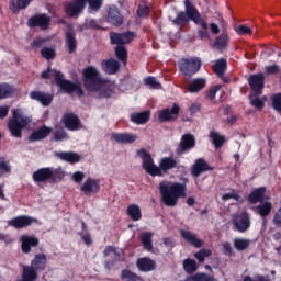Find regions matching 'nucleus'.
<instances>
[{
	"label": "nucleus",
	"mask_w": 281,
	"mask_h": 281,
	"mask_svg": "<svg viewBox=\"0 0 281 281\" xmlns=\"http://www.w3.org/2000/svg\"><path fill=\"white\" fill-rule=\"evenodd\" d=\"M136 155L143 159V168L147 175H150V177H164V175H168L170 170H175V168H177V158L172 156L161 158L159 166H157L155 165L153 156L150 153L146 151V149H138Z\"/></svg>",
	"instance_id": "f257e3e1"
},
{
	"label": "nucleus",
	"mask_w": 281,
	"mask_h": 281,
	"mask_svg": "<svg viewBox=\"0 0 281 281\" xmlns=\"http://www.w3.org/2000/svg\"><path fill=\"white\" fill-rule=\"evenodd\" d=\"M181 182L161 181L159 183V192L161 202L167 207H175L179 204V199H186L188 192L187 183H190L188 178H182Z\"/></svg>",
	"instance_id": "f03ea898"
},
{
	"label": "nucleus",
	"mask_w": 281,
	"mask_h": 281,
	"mask_svg": "<svg viewBox=\"0 0 281 281\" xmlns=\"http://www.w3.org/2000/svg\"><path fill=\"white\" fill-rule=\"evenodd\" d=\"M193 21L195 25H200L202 30H207V22L201 16L199 9L193 5L192 1H184V11H180L176 19L172 20L173 25H179L181 29L183 25H188Z\"/></svg>",
	"instance_id": "7ed1b4c3"
},
{
	"label": "nucleus",
	"mask_w": 281,
	"mask_h": 281,
	"mask_svg": "<svg viewBox=\"0 0 281 281\" xmlns=\"http://www.w3.org/2000/svg\"><path fill=\"white\" fill-rule=\"evenodd\" d=\"M135 38V32L126 31L123 33L111 32L110 33V43L111 45H116L114 48V54L123 65H126L128 61V50L124 47V45H128V43L133 42Z\"/></svg>",
	"instance_id": "20e7f679"
},
{
	"label": "nucleus",
	"mask_w": 281,
	"mask_h": 281,
	"mask_svg": "<svg viewBox=\"0 0 281 281\" xmlns=\"http://www.w3.org/2000/svg\"><path fill=\"white\" fill-rule=\"evenodd\" d=\"M53 74L55 76V83L57 85V87H59V89H61V91H64V93H76L78 98H82L85 95V90H82L80 83H74L65 79V75H63L60 70L55 69L53 70ZM41 78H43V80H49V78H52V68L43 71L41 74Z\"/></svg>",
	"instance_id": "39448f33"
},
{
	"label": "nucleus",
	"mask_w": 281,
	"mask_h": 281,
	"mask_svg": "<svg viewBox=\"0 0 281 281\" xmlns=\"http://www.w3.org/2000/svg\"><path fill=\"white\" fill-rule=\"evenodd\" d=\"M83 86L88 93H98L104 87V80L100 78V71L93 66L82 70Z\"/></svg>",
	"instance_id": "423d86ee"
},
{
	"label": "nucleus",
	"mask_w": 281,
	"mask_h": 281,
	"mask_svg": "<svg viewBox=\"0 0 281 281\" xmlns=\"http://www.w3.org/2000/svg\"><path fill=\"white\" fill-rule=\"evenodd\" d=\"M13 117L8 123L9 132L12 137L21 139L23 137V128H26L27 125L32 122V119L29 116H23V111L21 109H14L12 111Z\"/></svg>",
	"instance_id": "0eeeda50"
},
{
	"label": "nucleus",
	"mask_w": 281,
	"mask_h": 281,
	"mask_svg": "<svg viewBox=\"0 0 281 281\" xmlns=\"http://www.w3.org/2000/svg\"><path fill=\"white\" fill-rule=\"evenodd\" d=\"M179 71L183 76H188L189 78L199 74L201 71V58L199 57H189L182 58L178 63Z\"/></svg>",
	"instance_id": "6e6552de"
},
{
	"label": "nucleus",
	"mask_w": 281,
	"mask_h": 281,
	"mask_svg": "<svg viewBox=\"0 0 281 281\" xmlns=\"http://www.w3.org/2000/svg\"><path fill=\"white\" fill-rule=\"evenodd\" d=\"M193 148H196V138L188 133L183 134L180 138L178 147L176 148V155L181 157V155H186V153H190Z\"/></svg>",
	"instance_id": "1a4fd4ad"
},
{
	"label": "nucleus",
	"mask_w": 281,
	"mask_h": 281,
	"mask_svg": "<svg viewBox=\"0 0 281 281\" xmlns=\"http://www.w3.org/2000/svg\"><path fill=\"white\" fill-rule=\"evenodd\" d=\"M33 223L38 225V220L29 215H19L9 220L7 225L13 227V229H25V227L32 226Z\"/></svg>",
	"instance_id": "9d476101"
},
{
	"label": "nucleus",
	"mask_w": 281,
	"mask_h": 281,
	"mask_svg": "<svg viewBox=\"0 0 281 281\" xmlns=\"http://www.w3.org/2000/svg\"><path fill=\"white\" fill-rule=\"evenodd\" d=\"M233 225L239 234H245L251 227V217L249 213L244 212L233 216Z\"/></svg>",
	"instance_id": "9b49d317"
},
{
	"label": "nucleus",
	"mask_w": 281,
	"mask_h": 281,
	"mask_svg": "<svg viewBox=\"0 0 281 281\" xmlns=\"http://www.w3.org/2000/svg\"><path fill=\"white\" fill-rule=\"evenodd\" d=\"M248 85L250 87V93L262 95V91L265 90V74L259 72L250 75L248 78Z\"/></svg>",
	"instance_id": "f8f14e48"
},
{
	"label": "nucleus",
	"mask_w": 281,
	"mask_h": 281,
	"mask_svg": "<svg viewBox=\"0 0 281 281\" xmlns=\"http://www.w3.org/2000/svg\"><path fill=\"white\" fill-rule=\"evenodd\" d=\"M52 23V19L47 14L37 13L27 20V25L31 29L41 27L47 30Z\"/></svg>",
	"instance_id": "ddd939ff"
},
{
	"label": "nucleus",
	"mask_w": 281,
	"mask_h": 281,
	"mask_svg": "<svg viewBox=\"0 0 281 281\" xmlns=\"http://www.w3.org/2000/svg\"><path fill=\"white\" fill-rule=\"evenodd\" d=\"M85 0H72L66 5L65 12L70 19H78V15L85 12Z\"/></svg>",
	"instance_id": "4468645a"
},
{
	"label": "nucleus",
	"mask_w": 281,
	"mask_h": 281,
	"mask_svg": "<svg viewBox=\"0 0 281 281\" xmlns=\"http://www.w3.org/2000/svg\"><path fill=\"white\" fill-rule=\"evenodd\" d=\"M65 45L68 54H76L78 38H76V30H74L72 25H69L65 32Z\"/></svg>",
	"instance_id": "2eb2a0df"
},
{
	"label": "nucleus",
	"mask_w": 281,
	"mask_h": 281,
	"mask_svg": "<svg viewBox=\"0 0 281 281\" xmlns=\"http://www.w3.org/2000/svg\"><path fill=\"white\" fill-rule=\"evenodd\" d=\"M212 170H214V167L210 166L205 158H198L191 166V177H194L196 179L201 177L203 172H210Z\"/></svg>",
	"instance_id": "dca6fc26"
},
{
	"label": "nucleus",
	"mask_w": 281,
	"mask_h": 281,
	"mask_svg": "<svg viewBox=\"0 0 281 281\" xmlns=\"http://www.w3.org/2000/svg\"><path fill=\"white\" fill-rule=\"evenodd\" d=\"M80 190L86 196H91V194H98L100 192V179L87 178Z\"/></svg>",
	"instance_id": "f3484780"
},
{
	"label": "nucleus",
	"mask_w": 281,
	"mask_h": 281,
	"mask_svg": "<svg viewBox=\"0 0 281 281\" xmlns=\"http://www.w3.org/2000/svg\"><path fill=\"white\" fill-rule=\"evenodd\" d=\"M63 124L68 131H80L82 128V123L80 117L75 113H67L63 116Z\"/></svg>",
	"instance_id": "a211bd4d"
},
{
	"label": "nucleus",
	"mask_w": 281,
	"mask_h": 281,
	"mask_svg": "<svg viewBox=\"0 0 281 281\" xmlns=\"http://www.w3.org/2000/svg\"><path fill=\"white\" fill-rule=\"evenodd\" d=\"M22 254H30L32 247H38L40 240L36 236L32 235H22L20 237Z\"/></svg>",
	"instance_id": "6ab92c4d"
},
{
	"label": "nucleus",
	"mask_w": 281,
	"mask_h": 281,
	"mask_svg": "<svg viewBox=\"0 0 281 281\" xmlns=\"http://www.w3.org/2000/svg\"><path fill=\"white\" fill-rule=\"evenodd\" d=\"M108 23L114 25L115 27H120V25L124 24V15L120 13V9L115 5H112L108 10Z\"/></svg>",
	"instance_id": "aec40b11"
},
{
	"label": "nucleus",
	"mask_w": 281,
	"mask_h": 281,
	"mask_svg": "<svg viewBox=\"0 0 281 281\" xmlns=\"http://www.w3.org/2000/svg\"><path fill=\"white\" fill-rule=\"evenodd\" d=\"M179 111L181 108L177 103H173L171 109H164L158 116L159 122H170L171 120H177L179 117Z\"/></svg>",
	"instance_id": "412c9836"
},
{
	"label": "nucleus",
	"mask_w": 281,
	"mask_h": 281,
	"mask_svg": "<svg viewBox=\"0 0 281 281\" xmlns=\"http://www.w3.org/2000/svg\"><path fill=\"white\" fill-rule=\"evenodd\" d=\"M32 177L35 183L52 181V167L40 168L33 172Z\"/></svg>",
	"instance_id": "4be33fe9"
},
{
	"label": "nucleus",
	"mask_w": 281,
	"mask_h": 281,
	"mask_svg": "<svg viewBox=\"0 0 281 281\" xmlns=\"http://www.w3.org/2000/svg\"><path fill=\"white\" fill-rule=\"evenodd\" d=\"M31 267L37 273H42L47 269V256L43 252L35 255L34 258L31 260Z\"/></svg>",
	"instance_id": "5701e85b"
},
{
	"label": "nucleus",
	"mask_w": 281,
	"mask_h": 281,
	"mask_svg": "<svg viewBox=\"0 0 281 281\" xmlns=\"http://www.w3.org/2000/svg\"><path fill=\"white\" fill-rule=\"evenodd\" d=\"M180 236L183 238V240H186V243L192 247H195L196 249H201V247H203V240L199 239V237H196V235L190 231L181 229Z\"/></svg>",
	"instance_id": "b1692460"
},
{
	"label": "nucleus",
	"mask_w": 281,
	"mask_h": 281,
	"mask_svg": "<svg viewBox=\"0 0 281 281\" xmlns=\"http://www.w3.org/2000/svg\"><path fill=\"white\" fill-rule=\"evenodd\" d=\"M52 134V127H47V125L41 126L38 130L33 131L31 135L29 136V142H41L45 139L46 137H49Z\"/></svg>",
	"instance_id": "393cba45"
},
{
	"label": "nucleus",
	"mask_w": 281,
	"mask_h": 281,
	"mask_svg": "<svg viewBox=\"0 0 281 281\" xmlns=\"http://www.w3.org/2000/svg\"><path fill=\"white\" fill-rule=\"evenodd\" d=\"M136 267H137V269L143 271V273H148V272L155 271L157 269V262H155V260H153L148 257H143V258L137 259Z\"/></svg>",
	"instance_id": "a878e982"
},
{
	"label": "nucleus",
	"mask_w": 281,
	"mask_h": 281,
	"mask_svg": "<svg viewBox=\"0 0 281 281\" xmlns=\"http://www.w3.org/2000/svg\"><path fill=\"white\" fill-rule=\"evenodd\" d=\"M101 67L105 74L109 76H113L120 71V61L115 60V58L110 57L101 61Z\"/></svg>",
	"instance_id": "bb28decb"
},
{
	"label": "nucleus",
	"mask_w": 281,
	"mask_h": 281,
	"mask_svg": "<svg viewBox=\"0 0 281 281\" xmlns=\"http://www.w3.org/2000/svg\"><path fill=\"white\" fill-rule=\"evenodd\" d=\"M267 192V188L259 187L248 194L247 201L250 205H256V203H265V193Z\"/></svg>",
	"instance_id": "cd10ccee"
},
{
	"label": "nucleus",
	"mask_w": 281,
	"mask_h": 281,
	"mask_svg": "<svg viewBox=\"0 0 281 281\" xmlns=\"http://www.w3.org/2000/svg\"><path fill=\"white\" fill-rule=\"evenodd\" d=\"M32 1L33 0H10L9 10L12 12V14H19V12L22 10H27Z\"/></svg>",
	"instance_id": "c85d7f7f"
},
{
	"label": "nucleus",
	"mask_w": 281,
	"mask_h": 281,
	"mask_svg": "<svg viewBox=\"0 0 281 281\" xmlns=\"http://www.w3.org/2000/svg\"><path fill=\"white\" fill-rule=\"evenodd\" d=\"M30 98L31 100H35L36 102H40L43 106H49L52 104V100H54L52 94H47L42 91H32L30 93Z\"/></svg>",
	"instance_id": "c756f323"
},
{
	"label": "nucleus",
	"mask_w": 281,
	"mask_h": 281,
	"mask_svg": "<svg viewBox=\"0 0 281 281\" xmlns=\"http://www.w3.org/2000/svg\"><path fill=\"white\" fill-rule=\"evenodd\" d=\"M112 139L117 144H134V142H137V135L131 133H113Z\"/></svg>",
	"instance_id": "7c9ffc66"
},
{
	"label": "nucleus",
	"mask_w": 281,
	"mask_h": 281,
	"mask_svg": "<svg viewBox=\"0 0 281 281\" xmlns=\"http://www.w3.org/2000/svg\"><path fill=\"white\" fill-rule=\"evenodd\" d=\"M58 159H61V161H67L68 164H79L80 161V155L74 151H60L57 153Z\"/></svg>",
	"instance_id": "2f4dec72"
},
{
	"label": "nucleus",
	"mask_w": 281,
	"mask_h": 281,
	"mask_svg": "<svg viewBox=\"0 0 281 281\" xmlns=\"http://www.w3.org/2000/svg\"><path fill=\"white\" fill-rule=\"evenodd\" d=\"M250 105L257 109L258 111H262L265 109V103L267 102V95L260 98V94L250 93L249 94Z\"/></svg>",
	"instance_id": "473e14b6"
},
{
	"label": "nucleus",
	"mask_w": 281,
	"mask_h": 281,
	"mask_svg": "<svg viewBox=\"0 0 281 281\" xmlns=\"http://www.w3.org/2000/svg\"><path fill=\"white\" fill-rule=\"evenodd\" d=\"M149 120H150V111L133 113L131 115V122H133L134 124H146Z\"/></svg>",
	"instance_id": "72a5a7b5"
},
{
	"label": "nucleus",
	"mask_w": 281,
	"mask_h": 281,
	"mask_svg": "<svg viewBox=\"0 0 281 281\" xmlns=\"http://www.w3.org/2000/svg\"><path fill=\"white\" fill-rule=\"evenodd\" d=\"M209 137L212 139V143L216 149L223 148L225 145V135L220 134L218 132L211 131Z\"/></svg>",
	"instance_id": "f704fd0d"
},
{
	"label": "nucleus",
	"mask_w": 281,
	"mask_h": 281,
	"mask_svg": "<svg viewBox=\"0 0 281 281\" xmlns=\"http://www.w3.org/2000/svg\"><path fill=\"white\" fill-rule=\"evenodd\" d=\"M271 210H273L271 202H265L255 207V212L258 213L261 218H267V216L271 214Z\"/></svg>",
	"instance_id": "c9c22d12"
},
{
	"label": "nucleus",
	"mask_w": 281,
	"mask_h": 281,
	"mask_svg": "<svg viewBox=\"0 0 281 281\" xmlns=\"http://www.w3.org/2000/svg\"><path fill=\"white\" fill-rule=\"evenodd\" d=\"M213 70L216 76H218V78H223V76H225V71H227V59H217L216 63L213 65Z\"/></svg>",
	"instance_id": "e433bc0d"
},
{
	"label": "nucleus",
	"mask_w": 281,
	"mask_h": 281,
	"mask_svg": "<svg viewBox=\"0 0 281 281\" xmlns=\"http://www.w3.org/2000/svg\"><path fill=\"white\" fill-rule=\"evenodd\" d=\"M180 281H216V279L212 274H207L205 272H198V273H195L193 276H189L184 280H180Z\"/></svg>",
	"instance_id": "4c0bfd02"
},
{
	"label": "nucleus",
	"mask_w": 281,
	"mask_h": 281,
	"mask_svg": "<svg viewBox=\"0 0 281 281\" xmlns=\"http://www.w3.org/2000/svg\"><path fill=\"white\" fill-rule=\"evenodd\" d=\"M205 79H193L188 88L189 93H199V91L205 89Z\"/></svg>",
	"instance_id": "58836bf2"
},
{
	"label": "nucleus",
	"mask_w": 281,
	"mask_h": 281,
	"mask_svg": "<svg viewBox=\"0 0 281 281\" xmlns=\"http://www.w3.org/2000/svg\"><path fill=\"white\" fill-rule=\"evenodd\" d=\"M227 45H229V35H227V33H222L220 36H217L213 44V46L218 50L225 49Z\"/></svg>",
	"instance_id": "ea45409f"
},
{
	"label": "nucleus",
	"mask_w": 281,
	"mask_h": 281,
	"mask_svg": "<svg viewBox=\"0 0 281 281\" xmlns=\"http://www.w3.org/2000/svg\"><path fill=\"white\" fill-rule=\"evenodd\" d=\"M182 266L186 273H189L190 276H192V273H196V269H199L196 261L190 258L184 259Z\"/></svg>",
	"instance_id": "a19ab883"
},
{
	"label": "nucleus",
	"mask_w": 281,
	"mask_h": 281,
	"mask_svg": "<svg viewBox=\"0 0 281 281\" xmlns=\"http://www.w3.org/2000/svg\"><path fill=\"white\" fill-rule=\"evenodd\" d=\"M127 214L132 221H139L142 218V209L137 204H131L127 207Z\"/></svg>",
	"instance_id": "79ce46f5"
},
{
	"label": "nucleus",
	"mask_w": 281,
	"mask_h": 281,
	"mask_svg": "<svg viewBox=\"0 0 281 281\" xmlns=\"http://www.w3.org/2000/svg\"><path fill=\"white\" fill-rule=\"evenodd\" d=\"M14 93V88L10 83H0V100H5Z\"/></svg>",
	"instance_id": "37998d69"
},
{
	"label": "nucleus",
	"mask_w": 281,
	"mask_h": 281,
	"mask_svg": "<svg viewBox=\"0 0 281 281\" xmlns=\"http://www.w3.org/2000/svg\"><path fill=\"white\" fill-rule=\"evenodd\" d=\"M85 30H104L102 27V20L87 19L83 24Z\"/></svg>",
	"instance_id": "c03bdc74"
},
{
	"label": "nucleus",
	"mask_w": 281,
	"mask_h": 281,
	"mask_svg": "<svg viewBox=\"0 0 281 281\" xmlns=\"http://www.w3.org/2000/svg\"><path fill=\"white\" fill-rule=\"evenodd\" d=\"M140 243L144 246V249L153 251V233H144L140 236Z\"/></svg>",
	"instance_id": "a18cd8bd"
},
{
	"label": "nucleus",
	"mask_w": 281,
	"mask_h": 281,
	"mask_svg": "<svg viewBox=\"0 0 281 281\" xmlns=\"http://www.w3.org/2000/svg\"><path fill=\"white\" fill-rule=\"evenodd\" d=\"M65 179V171L63 170V168H57L54 169L52 168V178L50 181L52 183H60V181H63Z\"/></svg>",
	"instance_id": "49530a36"
},
{
	"label": "nucleus",
	"mask_w": 281,
	"mask_h": 281,
	"mask_svg": "<svg viewBox=\"0 0 281 281\" xmlns=\"http://www.w3.org/2000/svg\"><path fill=\"white\" fill-rule=\"evenodd\" d=\"M41 56L45 58V60H54V58H56V48L45 46L41 49Z\"/></svg>",
	"instance_id": "de8ad7c7"
},
{
	"label": "nucleus",
	"mask_w": 281,
	"mask_h": 281,
	"mask_svg": "<svg viewBox=\"0 0 281 281\" xmlns=\"http://www.w3.org/2000/svg\"><path fill=\"white\" fill-rule=\"evenodd\" d=\"M85 5H89V10L92 12H100L102 9V5L104 3V0H83Z\"/></svg>",
	"instance_id": "09e8293b"
},
{
	"label": "nucleus",
	"mask_w": 281,
	"mask_h": 281,
	"mask_svg": "<svg viewBox=\"0 0 281 281\" xmlns=\"http://www.w3.org/2000/svg\"><path fill=\"white\" fill-rule=\"evenodd\" d=\"M249 245H251L249 239L236 238L234 240V247L237 251H245V249H249Z\"/></svg>",
	"instance_id": "8fccbe9b"
},
{
	"label": "nucleus",
	"mask_w": 281,
	"mask_h": 281,
	"mask_svg": "<svg viewBox=\"0 0 281 281\" xmlns=\"http://www.w3.org/2000/svg\"><path fill=\"white\" fill-rule=\"evenodd\" d=\"M143 82H144L145 87H149V89H156V90L161 89V83L159 81H157V78H155L153 76L146 77L143 80Z\"/></svg>",
	"instance_id": "3c124183"
},
{
	"label": "nucleus",
	"mask_w": 281,
	"mask_h": 281,
	"mask_svg": "<svg viewBox=\"0 0 281 281\" xmlns=\"http://www.w3.org/2000/svg\"><path fill=\"white\" fill-rule=\"evenodd\" d=\"M121 279L126 281H139V276L128 269H124L121 272Z\"/></svg>",
	"instance_id": "603ef678"
},
{
	"label": "nucleus",
	"mask_w": 281,
	"mask_h": 281,
	"mask_svg": "<svg viewBox=\"0 0 281 281\" xmlns=\"http://www.w3.org/2000/svg\"><path fill=\"white\" fill-rule=\"evenodd\" d=\"M212 256L211 249H201L194 254V258L198 259L199 262H205V258H210Z\"/></svg>",
	"instance_id": "864d4df0"
},
{
	"label": "nucleus",
	"mask_w": 281,
	"mask_h": 281,
	"mask_svg": "<svg viewBox=\"0 0 281 281\" xmlns=\"http://www.w3.org/2000/svg\"><path fill=\"white\" fill-rule=\"evenodd\" d=\"M137 16H139L140 19H148L149 14H150V7L148 5H138V9L136 11Z\"/></svg>",
	"instance_id": "5fc2aeb1"
},
{
	"label": "nucleus",
	"mask_w": 281,
	"mask_h": 281,
	"mask_svg": "<svg viewBox=\"0 0 281 281\" xmlns=\"http://www.w3.org/2000/svg\"><path fill=\"white\" fill-rule=\"evenodd\" d=\"M272 109L281 113V92L276 93L271 97Z\"/></svg>",
	"instance_id": "6e6d98bb"
},
{
	"label": "nucleus",
	"mask_w": 281,
	"mask_h": 281,
	"mask_svg": "<svg viewBox=\"0 0 281 281\" xmlns=\"http://www.w3.org/2000/svg\"><path fill=\"white\" fill-rule=\"evenodd\" d=\"M243 281H271L269 274H256L254 279L249 276H245Z\"/></svg>",
	"instance_id": "4d7b16f0"
},
{
	"label": "nucleus",
	"mask_w": 281,
	"mask_h": 281,
	"mask_svg": "<svg viewBox=\"0 0 281 281\" xmlns=\"http://www.w3.org/2000/svg\"><path fill=\"white\" fill-rule=\"evenodd\" d=\"M235 32L239 35V36H247V34H251L252 31H251V27L245 25V24H241L239 26H237L235 29Z\"/></svg>",
	"instance_id": "13d9d810"
},
{
	"label": "nucleus",
	"mask_w": 281,
	"mask_h": 281,
	"mask_svg": "<svg viewBox=\"0 0 281 281\" xmlns=\"http://www.w3.org/2000/svg\"><path fill=\"white\" fill-rule=\"evenodd\" d=\"M55 142H63V139H69V134L66 133L65 130H58L54 132Z\"/></svg>",
	"instance_id": "bf43d9fd"
},
{
	"label": "nucleus",
	"mask_w": 281,
	"mask_h": 281,
	"mask_svg": "<svg viewBox=\"0 0 281 281\" xmlns=\"http://www.w3.org/2000/svg\"><path fill=\"white\" fill-rule=\"evenodd\" d=\"M112 95H113V90L104 89V90H101L94 98L97 100H108Z\"/></svg>",
	"instance_id": "052dcab7"
},
{
	"label": "nucleus",
	"mask_w": 281,
	"mask_h": 281,
	"mask_svg": "<svg viewBox=\"0 0 281 281\" xmlns=\"http://www.w3.org/2000/svg\"><path fill=\"white\" fill-rule=\"evenodd\" d=\"M11 170L12 167L10 162H8L4 157H0V172H10Z\"/></svg>",
	"instance_id": "680f3d73"
},
{
	"label": "nucleus",
	"mask_w": 281,
	"mask_h": 281,
	"mask_svg": "<svg viewBox=\"0 0 281 281\" xmlns=\"http://www.w3.org/2000/svg\"><path fill=\"white\" fill-rule=\"evenodd\" d=\"M72 181L75 183H82L85 181V172L82 171H76L72 173Z\"/></svg>",
	"instance_id": "e2e57ef3"
},
{
	"label": "nucleus",
	"mask_w": 281,
	"mask_h": 281,
	"mask_svg": "<svg viewBox=\"0 0 281 281\" xmlns=\"http://www.w3.org/2000/svg\"><path fill=\"white\" fill-rule=\"evenodd\" d=\"M218 91H221V85H216L213 89H211L207 92L206 98L209 100H214V98H216V93H218Z\"/></svg>",
	"instance_id": "0e129e2a"
},
{
	"label": "nucleus",
	"mask_w": 281,
	"mask_h": 281,
	"mask_svg": "<svg viewBox=\"0 0 281 281\" xmlns=\"http://www.w3.org/2000/svg\"><path fill=\"white\" fill-rule=\"evenodd\" d=\"M79 236H81V240H83L85 245H93V239H91V235L89 233H79Z\"/></svg>",
	"instance_id": "69168bd1"
},
{
	"label": "nucleus",
	"mask_w": 281,
	"mask_h": 281,
	"mask_svg": "<svg viewBox=\"0 0 281 281\" xmlns=\"http://www.w3.org/2000/svg\"><path fill=\"white\" fill-rule=\"evenodd\" d=\"M45 43H47V40L46 38H43V37H37L33 41L32 43V47H43V45H45Z\"/></svg>",
	"instance_id": "338daca9"
},
{
	"label": "nucleus",
	"mask_w": 281,
	"mask_h": 281,
	"mask_svg": "<svg viewBox=\"0 0 281 281\" xmlns=\"http://www.w3.org/2000/svg\"><path fill=\"white\" fill-rule=\"evenodd\" d=\"M266 71H267V74L274 76L276 74L280 72V66H278V65L268 66L266 68Z\"/></svg>",
	"instance_id": "774afa93"
}]
</instances>
